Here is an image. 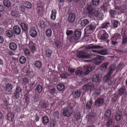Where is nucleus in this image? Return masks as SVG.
<instances>
[{
	"instance_id": "19",
	"label": "nucleus",
	"mask_w": 127,
	"mask_h": 127,
	"mask_svg": "<svg viewBox=\"0 0 127 127\" xmlns=\"http://www.w3.org/2000/svg\"><path fill=\"white\" fill-rule=\"evenodd\" d=\"M57 11L55 9L51 11V14L50 15L51 19L54 20L56 18Z\"/></svg>"
},
{
	"instance_id": "6",
	"label": "nucleus",
	"mask_w": 127,
	"mask_h": 127,
	"mask_svg": "<svg viewBox=\"0 0 127 127\" xmlns=\"http://www.w3.org/2000/svg\"><path fill=\"white\" fill-rule=\"evenodd\" d=\"M95 9V8L94 6L92 4H89L87 6L86 11L89 17H92V13H93V11Z\"/></svg>"
},
{
	"instance_id": "47",
	"label": "nucleus",
	"mask_w": 127,
	"mask_h": 127,
	"mask_svg": "<svg viewBox=\"0 0 127 127\" xmlns=\"http://www.w3.org/2000/svg\"><path fill=\"white\" fill-rule=\"evenodd\" d=\"M29 79L27 77H24L23 79L22 82L25 85L29 84Z\"/></svg>"
},
{
	"instance_id": "15",
	"label": "nucleus",
	"mask_w": 127,
	"mask_h": 127,
	"mask_svg": "<svg viewBox=\"0 0 127 127\" xmlns=\"http://www.w3.org/2000/svg\"><path fill=\"white\" fill-rule=\"evenodd\" d=\"M14 116L15 115L13 113H9L7 115V120L10 121H13L14 119Z\"/></svg>"
},
{
	"instance_id": "34",
	"label": "nucleus",
	"mask_w": 127,
	"mask_h": 127,
	"mask_svg": "<svg viewBox=\"0 0 127 127\" xmlns=\"http://www.w3.org/2000/svg\"><path fill=\"white\" fill-rule=\"evenodd\" d=\"M42 120L43 123L44 125L48 123L49 121V118L46 116L42 118Z\"/></svg>"
},
{
	"instance_id": "17",
	"label": "nucleus",
	"mask_w": 127,
	"mask_h": 127,
	"mask_svg": "<svg viewBox=\"0 0 127 127\" xmlns=\"http://www.w3.org/2000/svg\"><path fill=\"white\" fill-rule=\"evenodd\" d=\"M92 79L93 81L94 82H98L101 81L100 78L97 75L95 74L93 75Z\"/></svg>"
},
{
	"instance_id": "41",
	"label": "nucleus",
	"mask_w": 127,
	"mask_h": 127,
	"mask_svg": "<svg viewBox=\"0 0 127 127\" xmlns=\"http://www.w3.org/2000/svg\"><path fill=\"white\" fill-rule=\"evenodd\" d=\"M88 90L90 91H92L93 90L94 86L93 83H89L88 84Z\"/></svg>"
},
{
	"instance_id": "52",
	"label": "nucleus",
	"mask_w": 127,
	"mask_h": 127,
	"mask_svg": "<svg viewBox=\"0 0 127 127\" xmlns=\"http://www.w3.org/2000/svg\"><path fill=\"white\" fill-rule=\"evenodd\" d=\"M11 14L12 16L16 17L17 16L18 13L16 11L14 10L11 12Z\"/></svg>"
},
{
	"instance_id": "4",
	"label": "nucleus",
	"mask_w": 127,
	"mask_h": 127,
	"mask_svg": "<svg viewBox=\"0 0 127 127\" xmlns=\"http://www.w3.org/2000/svg\"><path fill=\"white\" fill-rule=\"evenodd\" d=\"M73 111L72 108L70 106L65 108L63 111V115L65 117H69L72 113Z\"/></svg>"
},
{
	"instance_id": "57",
	"label": "nucleus",
	"mask_w": 127,
	"mask_h": 127,
	"mask_svg": "<svg viewBox=\"0 0 127 127\" xmlns=\"http://www.w3.org/2000/svg\"><path fill=\"white\" fill-rule=\"evenodd\" d=\"M61 43L60 41L58 40L55 43V45L56 47H60Z\"/></svg>"
},
{
	"instance_id": "21",
	"label": "nucleus",
	"mask_w": 127,
	"mask_h": 127,
	"mask_svg": "<svg viewBox=\"0 0 127 127\" xmlns=\"http://www.w3.org/2000/svg\"><path fill=\"white\" fill-rule=\"evenodd\" d=\"M109 63L108 62H106L103 63L101 65L100 69L102 70H104L107 68Z\"/></svg>"
},
{
	"instance_id": "58",
	"label": "nucleus",
	"mask_w": 127,
	"mask_h": 127,
	"mask_svg": "<svg viewBox=\"0 0 127 127\" xmlns=\"http://www.w3.org/2000/svg\"><path fill=\"white\" fill-rule=\"evenodd\" d=\"M97 58L100 60H103L105 59V57L104 56L97 55Z\"/></svg>"
},
{
	"instance_id": "55",
	"label": "nucleus",
	"mask_w": 127,
	"mask_h": 127,
	"mask_svg": "<svg viewBox=\"0 0 127 127\" xmlns=\"http://www.w3.org/2000/svg\"><path fill=\"white\" fill-rule=\"evenodd\" d=\"M56 121L53 120H52L51 121L50 124V127H54L55 125Z\"/></svg>"
},
{
	"instance_id": "38",
	"label": "nucleus",
	"mask_w": 127,
	"mask_h": 127,
	"mask_svg": "<svg viewBox=\"0 0 127 127\" xmlns=\"http://www.w3.org/2000/svg\"><path fill=\"white\" fill-rule=\"evenodd\" d=\"M125 65L123 63H121L119 65L117 66L116 68V71L121 70L123 67Z\"/></svg>"
},
{
	"instance_id": "12",
	"label": "nucleus",
	"mask_w": 127,
	"mask_h": 127,
	"mask_svg": "<svg viewBox=\"0 0 127 127\" xmlns=\"http://www.w3.org/2000/svg\"><path fill=\"white\" fill-rule=\"evenodd\" d=\"M102 47L100 46L97 45H89L86 47L87 49H97L102 48Z\"/></svg>"
},
{
	"instance_id": "5",
	"label": "nucleus",
	"mask_w": 127,
	"mask_h": 127,
	"mask_svg": "<svg viewBox=\"0 0 127 127\" xmlns=\"http://www.w3.org/2000/svg\"><path fill=\"white\" fill-rule=\"evenodd\" d=\"M92 17L94 16L98 20H102L103 19V14L97 10H95L92 13Z\"/></svg>"
},
{
	"instance_id": "9",
	"label": "nucleus",
	"mask_w": 127,
	"mask_h": 127,
	"mask_svg": "<svg viewBox=\"0 0 127 127\" xmlns=\"http://www.w3.org/2000/svg\"><path fill=\"white\" fill-rule=\"evenodd\" d=\"M101 34L100 38L101 39L103 40H106L108 37V34L104 30H102L100 32Z\"/></svg>"
},
{
	"instance_id": "2",
	"label": "nucleus",
	"mask_w": 127,
	"mask_h": 127,
	"mask_svg": "<svg viewBox=\"0 0 127 127\" xmlns=\"http://www.w3.org/2000/svg\"><path fill=\"white\" fill-rule=\"evenodd\" d=\"M96 24L94 22H93L89 25L87 26L85 29V32L87 34H90L92 33L95 28Z\"/></svg>"
},
{
	"instance_id": "26",
	"label": "nucleus",
	"mask_w": 127,
	"mask_h": 127,
	"mask_svg": "<svg viewBox=\"0 0 127 127\" xmlns=\"http://www.w3.org/2000/svg\"><path fill=\"white\" fill-rule=\"evenodd\" d=\"M35 66L38 69L42 67V63L39 61H36L34 64Z\"/></svg>"
},
{
	"instance_id": "24",
	"label": "nucleus",
	"mask_w": 127,
	"mask_h": 127,
	"mask_svg": "<svg viewBox=\"0 0 127 127\" xmlns=\"http://www.w3.org/2000/svg\"><path fill=\"white\" fill-rule=\"evenodd\" d=\"M5 90L6 92H9L12 89V85L9 83H7L5 86Z\"/></svg>"
},
{
	"instance_id": "46",
	"label": "nucleus",
	"mask_w": 127,
	"mask_h": 127,
	"mask_svg": "<svg viewBox=\"0 0 127 127\" xmlns=\"http://www.w3.org/2000/svg\"><path fill=\"white\" fill-rule=\"evenodd\" d=\"M108 121L107 124H106V126L107 127H109L111 125L112 123V119H108L107 120Z\"/></svg>"
},
{
	"instance_id": "48",
	"label": "nucleus",
	"mask_w": 127,
	"mask_h": 127,
	"mask_svg": "<svg viewBox=\"0 0 127 127\" xmlns=\"http://www.w3.org/2000/svg\"><path fill=\"white\" fill-rule=\"evenodd\" d=\"M125 91L126 90L125 89L123 88H120L119 90L118 94L120 95H122L125 93Z\"/></svg>"
},
{
	"instance_id": "40",
	"label": "nucleus",
	"mask_w": 127,
	"mask_h": 127,
	"mask_svg": "<svg viewBox=\"0 0 127 127\" xmlns=\"http://www.w3.org/2000/svg\"><path fill=\"white\" fill-rule=\"evenodd\" d=\"M42 87L40 85L37 86L35 89V92L37 93H40L42 91Z\"/></svg>"
},
{
	"instance_id": "28",
	"label": "nucleus",
	"mask_w": 127,
	"mask_h": 127,
	"mask_svg": "<svg viewBox=\"0 0 127 127\" xmlns=\"http://www.w3.org/2000/svg\"><path fill=\"white\" fill-rule=\"evenodd\" d=\"M64 85L61 83L59 84L57 86V88L59 91H61L63 90L64 89Z\"/></svg>"
},
{
	"instance_id": "50",
	"label": "nucleus",
	"mask_w": 127,
	"mask_h": 127,
	"mask_svg": "<svg viewBox=\"0 0 127 127\" xmlns=\"http://www.w3.org/2000/svg\"><path fill=\"white\" fill-rule=\"evenodd\" d=\"M122 115L121 114H119L117 113L116 114L115 116V118L117 121H119L121 119V117Z\"/></svg>"
},
{
	"instance_id": "27",
	"label": "nucleus",
	"mask_w": 127,
	"mask_h": 127,
	"mask_svg": "<svg viewBox=\"0 0 127 127\" xmlns=\"http://www.w3.org/2000/svg\"><path fill=\"white\" fill-rule=\"evenodd\" d=\"M9 47L10 49L12 50H14L17 48V45L14 43H10L9 44Z\"/></svg>"
},
{
	"instance_id": "23",
	"label": "nucleus",
	"mask_w": 127,
	"mask_h": 127,
	"mask_svg": "<svg viewBox=\"0 0 127 127\" xmlns=\"http://www.w3.org/2000/svg\"><path fill=\"white\" fill-rule=\"evenodd\" d=\"M52 52V51L51 50L49 49L46 50L44 53V55L45 57H46L50 58Z\"/></svg>"
},
{
	"instance_id": "37",
	"label": "nucleus",
	"mask_w": 127,
	"mask_h": 127,
	"mask_svg": "<svg viewBox=\"0 0 127 127\" xmlns=\"http://www.w3.org/2000/svg\"><path fill=\"white\" fill-rule=\"evenodd\" d=\"M6 34L9 37H12L13 35V32L10 30H8L6 31Z\"/></svg>"
},
{
	"instance_id": "63",
	"label": "nucleus",
	"mask_w": 127,
	"mask_h": 127,
	"mask_svg": "<svg viewBox=\"0 0 127 127\" xmlns=\"http://www.w3.org/2000/svg\"><path fill=\"white\" fill-rule=\"evenodd\" d=\"M56 90V89L55 88H52L51 89L49 93L51 94H53L55 93Z\"/></svg>"
},
{
	"instance_id": "14",
	"label": "nucleus",
	"mask_w": 127,
	"mask_h": 127,
	"mask_svg": "<svg viewBox=\"0 0 127 127\" xmlns=\"http://www.w3.org/2000/svg\"><path fill=\"white\" fill-rule=\"evenodd\" d=\"M29 46L31 51L32 53H34L36 51V48L35 45L32 41L29 42Z\"/></svg>"
},
{
	"instance_id": "61",
	"label": "nucleus",
	"mask_w": 127,
	"mask_h": 127,
	"mask_svg": "<svg viewBox=\"0 0 127 127\" xmlns=\"http://www.w3.org/2000/svg\"><path fill=\"white\" fill-rule=\"evenodd\" d=\"M82 89L83 90L85 91H88V84L85 85L83 86L82 87Z\"/></svg>"
},
{
	"instance_id": "60",
	"label": "nucleus",
	"mask_w": 127,
	"mask_h": 127,
	"mask_svg": "<svg viewBox=\"0 0 127 127\" xmlns=\"http://www.w3.org/2000/svg\"><path fill=\"white\" fill-rule=\"evenodd\" d=\"M118 21L116 20H115L114 21L113 23V26L115 28H116L118 26Z\"/></svg>"
},
{
	"instance_id": "43",
	"label": "nucleus",
	"mask_w": 127,
	"mask_h": 127,
	"mask_svg": "<svg viewBox=\"0 0 127 127\" xmlns=\"http://www.w3.org/2000/svg\"><path fill=\"white\" fill-rule=\"evenodd\" d=\"M92 102L91 100H90L89 101H88L86 105V108L87 109H90L92 105Z\"/></svg>"
},
{
	"instance_id": "49",
	"label": "nucleus",
	"mask_w": 127,
	"mask_h": 127,
	"mask_svg": "<svg viewBox=\"0 0 127 127\" xmlns=\"http://www.w3.org/2000/svg\"><path fill=\"white\" fill-rule=\"evenodd\" d=\"M51 25L52 27L57 29L59 27L60 24L58 23H56L53 22L51 23Z\"/></svg>"
},
{
	"instance_id": "42",
	"label": "nucleus",
	"mask_w": 127,
	"mask_h": 127,
	"mask_svg": "<svg viewBox=\"0 0 127 127\" xmlns=\"http://www.w3.org/2000/svg\"><path fill=\"white\" fill-rule=\"evenodd\" d=\"M19 61L21 63L23 64L25 63L26 61V59L24 56H21L20 58Z\"/></svg>"
},
{
	"instance_id": "31",
	"label": "nucleus",
	"mask_w": 127,
	"mask_h": 127,
	"mask_svg": "<svg viewBox=\"0 0 127 127\" xmlns=\"http://www.w3.org/2000/svg\"><path fill=\"white\" fill-rule=\"evenodd\" d=\"M46 35L48 37H50L52 35V31L50 29H47L46 31Z\"/></svg>"
},
{
	"instance_id": "44",
	"label": "nucleus",
	"mask_w": 127,
	"mask_h": 127,
	"mask_svg": "<svg viewBox=\"0 0 127 127\" xmlns=\"http://www.w3.org/2000/svg\"><path fill=\"white\" fill-rule=\"evenodd\" d=\"M20 26L22 29L24 31H26L27 29V24L24 23H22L20 24Z\"/></svg>"
},
{
	"instance_id": "16",
	"label": "nucleus",
	"mask_w": 127,
	"mask_h": 127,
	"mask_svg": "<svg viewBox=\"0 0 127 127\" xmlns=\"http://www.w3.org/2000/svg\"><path fill=\"white\" fill-rule=\"evenodd\" d=\"M111 115V111L109 110H107L105 113L104 118L106 120L111 119L110 116Z\"/></svg>"
},
{
	"instance_id": "18",
	"label": "nucleus",
	"mask_w": 127,
	"mask_h": 127,
	"mask_svg": "<svg viewBox=\"0 0 127 127\" xmlns=\"http://www.w3.org/2000/svg\"><path fill=\"white\" fill-rule=\"evenodd\" d=\"M81 34V31L80 30H76L74 33V38L76 40L79 39Z\"/></svg>"
},
{
	"instance_id": "54",
	"label": "nucleus",
	"mask_w": 127,
	"mask_h": 127,
	"mask_svg": "<svg viewBox=\"0 0 127 127\" xmlns=\"http://www.w3.org/2000/svg\"><path fill=\"white\" fill-rule=\"evenodd\" d=\"M59 115V112L57 111H56L54 113L53 116L55 119L58 118Z\"/></svg>"
},
{
	"instance_id": "25",
	"label": "nucleus",
	"mask_w": 127,
	"mask_h": 127,
	"mask_svg": "<svg viewBox=\"0 0 127 127\" xmlns=\"http://www.w3.org/2000/svg\"><path fill=\"white\" fill-rule=\"evenodd\" d=\"M89 23V21L87 19H84L80 23L81 26L84 27Z\"/></svg>"
},
{
	"instance_id": "36",
	"label": "nucleus",
	"mask_w": 127,
	"mask_h": 127,
	"mask_svg": "<svg viewBox=\"0 0 127 127\" xmlns=\"http://www.w3.org/2000/svg\"><path fill=\"white\" fill-rule=\"evenodd\" d=\"M95 56V55L92 54H87L86 53L85 54L84 58L85 59H90L92 58L93 56Z\"/></svg>"
},
{
	"instance_id": "20",
	"label": "nucleus",
	"mask_w": 127,
	"mask_h": 127,
	"mask_svg": "<svg viewBox=\"0 0 127 127\" xmlns=\"http://www.w3.org/2000/svg\"><path fill=\"white\" fill-rule=\"evenodd\" d=\"M85 54L86 52L85 51H79L77 52V55L79 57L84 58Z\"/></svg>"
},
{
	"instance_id": "56",
	"label": "nucleus",
	"mask_w": 127,
	"mask_h": 127,
	"mask_svg": "<svg viewBox=\"0 0 127 127\" xmlns=\"http://www.w3.org/2000/svg\"><path fill=\"white\" fill-rule=\"evenodd\" d=\"M76 120L78 121L79 120L80 118V113H78L76 114L74 117Z\"/></svg>"
},
{
	"instance_id": "35",
	"label": "nucleus",
	"mask_w": 127,
	"mask_h": 127,
	"mask_svg": "<svg viewBox=\"0 0 127 127\" xmlns=\"http://www.w3.org/2000/svg\"><path fill=\"white\" fill-rule=\"evenodd\" d=\"M121 38V36L119 34H116L113 35L111 38L112 40H116L118 39H119Z\"/></svg>"
},
{
	"instance_id": "39",
	"label": "nucleus",
	"mask_w": 127,
	"mask_h": 127,
	"mask_svg": "<svg viewBox=\"0 0 127 127\" xmlns=\"http://www.w3.org/2000/svg\"><path fill=\"white\" fill-rule=\"evenodd\" d=\"M109 12L111 17L112 18H114L115 17V16L116 14V13L115 10H111Z\"/></svg>"
},
{
	"instance_id": "13",
	"label": "nucleus",
	"mask_w": 127,
	"mask_h": 127,
	"mask_svg": "<svg viewBox=\"0 0 127 127\" xmlns=\"http://www.w3.org/2000/svg\"><path fill=\"white\" fill-rule=\"evenodd\" d=\"M13 31L16 34H19L21 32L20 28L17 26H16L13 27Z\"/></svg>"
},
{
	"instance_id": "32",
	"label": "nucleus",
	"mask_w": 127,
	"mask_h": 127,
	"mask_svg": "<svg viewBox=\"0 0 127 127\" xmlns=\"http://www.w3.org/2000/svg\"><path fill=\"white\" fill-rule=\"evenodd\" d=\"M3 2L4 5L6 7H8L11 5V2L8 0H4Z\"/></svg>"
},
{
	"instance_id": "3",
	"label": "nucleus",
	"mask_w": 127,
	"mask_h": 127,
	"mask_svg": "<svg viewBox=\"0 0 127 127\" xmlns=\"http://www.w3.org/2000/svg\"><path fill=\"white\" fill-rule=\"evenodd\" d=\"M115 64L112 65L108 68L107 72V74L104 78V80L106 81L108 80L110 78L111 74L112 73L116 68Z\"/></svg>"
},
{
	"instance_id": "33",
	"label": "nucleus",
	"mask_w": 127,
	"mask_h": 127,
	"mask_svg": "<svg viewBox=\"0 0 127 127\" xmlns=\"http://www.w3.org/2000/svg\"><path fill=\"white\" fill-rule=\"evenodd\" d=\"M108 52L107 50L105 49L99 50L98 54L102 55H105L107 54Z\"/></svg>"
},
{
	"instance_id": "45",
	"label": "nucleus",
	"mask_w": 127,
	"mask_h": 127,
	"mask_svg": "<svg viewBox=\"0 0 127 127\" xmlns=\"http://www.w3.org/2000/svg\"><path fill=\"white\" fill-rule=\"evenodd\" d=\"M110 24L108 22L102 24L101 25V28H107L110 26Z\"/></svg>"
},
{
	"instance_id": "53",
	"label": "nucleus",
	"mask_w": 127,
	"mask_h": 127,
	"mask_svg": "<svg viewBox=\"0 0 127 127\" xmlns=\"http://www.w3.org/2000/svg\"><path fill=\"white\" fill-rule=\"evenodd\" d=\"M25 54L27 56H29L30 55L31 53L29 49H26L24 51Z\"/></svg>"
},
{
	"instance_id": "7",
	"label": "nucleus",
	"mask_w": 127,
	"mask_h": 127,
	"mask_svg": "<svg viewBox=\"0 0 127 127\" xmlns=\"http://www.w3.org/2000/svg\"><path fill=\"white\" fill-rule=\"evenodd\" d=\"M29 33L30 35L33 38L35 37L37 35V32L35 29L33 27L30 28Z\"/></svg>"
},
{
	"instance_id": "29",
	"label": "nucleus",
	"mask_w": 127,
	"mask_h": 127,
	"mask_svg": "<svg viewBox=\"0 0 127 127\" xmlns=\"http://www.w3.org/2000/svg\"><path fill=\"white\" fill-rule=\"evenodd\" d=\"M36 10L39 14H41L44 12L43 8L41 6L38 7L36 8Z\"/></svg>"
},
{
	"instance_id": "8",
	"label": "nucleus",
	"mask_w": 127,
	"mask_h": 127,
	"mask_svg": "<svg viewBox=\"0 0 127 127\" xmlns=\"http://www.w3.org/2000/svg\"><path fill=\"white\" fill-rule=\"evenodd\" d=\"M75 15L74 13H69L68 18V22L71 23H73L75 19Z\"/></svg>"
},
{
	"instance_id": "51",
	"label": "nucleus",
	"mask_w": 127,
	"mask_h": 127,
	"mask_svg": "<svg viewBox=\"0 0 127 127\" xmlns=\"http://www.w3.org/2000/svg\"><path fill=\"white\" fill-rule=\"evenodd\" d=\"M92 2L94 5H98L100 2L99 0H92Z\"/></svg>"
},
{
	"instance_id": "59",
	"label": "nucleus",
	"mask_w": 127,
	"mask_h": 127,
	"mask_svg": "<svg viewBox=\"0 0 127 127\" xmlns=\"http://www.w3.org/2000/svg\"><path fill=\"white\" fill-rule=\"evenodd\" d=\"M68 70L69 72L71 74H73L74 73L75 71V69H74L71 68H68Z\"/></svg>"
},
{
	"instance_id": "62",
	"label": "nucleus",
	"mask_w": 127,
	"mask_h": 127,
	"mask_svg": "<svg viewBox=\"0 0 127 127\" xmlns=\"http://www.w3.org/2000/svg\"><path fill=\"white\" fill-rule=\"evenodd\" d=\"M38 25L41 28H43L44 27V25L43 21H40L38 24Z\"/></svg>"
},
{
	"instance_id": "22",
	"label": "nucleus",
	"mask_w": 127,
	"mask_h": 127,
	"mask_svg": "<svg viewBox=\"0 0 127 127\" xmlns=\"http://www.w3.org/2000/svg\"><path fill=\"white\" fill-rule=\"evenodd\" d=\"M109 7V5L108 3H105L103 6H101V8L104 12H107V10Z\"/></svg>"
},
{
	"instance_id": "11",
	"label": "nucleus",
	"mask_w": 127,
	"mask_h": 127,
	"mask_svg": "<svg viewBox=\"0 0 127 127\" xmlns=\"http://www.w3.org/2000/svg\"><path fill=\"white\" fill-rule=\"evenodd\" d=\"M103 99L102 98H99L95 102V105L96 107H98L102 105L103 103Z\"/></svg>"
},
{
	"instance_id": "1",
	"label": "nucleus",
	"mask_w": 127,
	"mask_h": 127,
	"mask_svg": "<svg viewBox=\"0 0 127 127\" xmlns=\"http://www.w3.org/2000/svg\"><path fill=\"white\" fill-rule=\"evenodd\" d=\"M95 68V67L90 66H87L84 67V70L83 72L82 70H76L75 73L77 75L81 76L84 74V75H87L92 71L94 70Z\"/></svg>"
},
{
	"instance_id": "64",
	"label": "nucleus",
	"mask_w": 127,
	"mask_h": 127,
	"mask_svg": "<svg viewBox=\"0 0 127 127\" xmlns=\"http://www.w3.org/2000/svg\"><path fill=\"white\" fill-rule=\"evenodd\" d=\"M22 90V89L19 87H17L16 88L15 92L18 93L21 92Z\"/></svg>"
},
{
	"instance_id": "30",
	"label": "nucleus",
	"mask_w": 127,
	"mask_h": 127,
	"mask_svg": "<svg viewBox=\"0 0 127 127\" xmlns=\"http://www.w3.org/2000/svg\"><path fill=\"white\" fill-rule=\"evenodd\" d=\"M23 5L24 7L28 8H30L32 6V5L31 3L28 2H25L23 3Z\"/></svg>"
},
{
	"instance_id": "10",
	"label": "nucleus",
	"mask_w": 127,
	"mask_h": 127,
	"mask_svg": "<svg viewBox=\"0 0 127 127\" xmlns=\"http://www.w3.org/2000/svg\"><path fill=\"white\" fill-rule=\"evenodd\" d=\"M81 94V92L80 91L77 90L73 92L72 95L74 98L78 99L80 97Z\"/></svg>"
}]
</instances>
